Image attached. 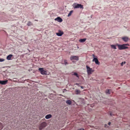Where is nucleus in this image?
I'll list each match as a JSON object with an SVG mask.
<instances>
[{"instance_id":"obj_7","label":"nucleus","mask_w":130,"mask_h":130,"mask_svg":"<svg viewBox=\"0 0 130 130\" xmlns=\"http://www.w3.org/2000/svg\"><path fill=\"white\" fill-rule=\"evenodd\" d=\"M63 34V32L59 30L58 32L56 33V34L58 37L61 36Z\"/></svg>"},{"instance_id":"obj_5","label":"nucleus","mask_w":130,"mask_h":130,"mask_svg":"<svg viewBox=\"0 0 130 130\" xmlns=\"http://www.w3.org/2000/svg\"><path fill=\"white\" fill-rule=\"evenodd\" d=\"M70 59L72 61L73 60L78 61L79 60V58L77 56H72L70 57Z\"/></svg>"},{"instance_id":"obj_4","label":"nucleus","mask_w":130,"mask_h":130,"mask_svg":"<svg viewBox=\"0 0 130 130\" xmlns=\"http://www.w3.org/2000/svg\"><path fill=\"white\" fill-rule=\"evenodd\" d=\"M39 70L40 71V72L41 74L42 75H46L47 72L43 70V69L42 68H40L39 69Z\"/></svg>"},{"instance_id":"obj_6","label":"nucleus","mask_w":130,"mask_h":130,"mask_svg":"<svg viewBox=\"0 0 130 130\" xmlns=\"http://www.w3.org/2000/svg\"><path fill=\"white\" fill-rule=\"evenodd\" d=\"M92 62H94L95 64L99 65L100 63L99 62L97 58H94L92 60Z\"/></svg>"},{"instance_id":"obj_11","label":"nucleus","mask_w":130,"mask_h":130,"mask_svg":"<svg viewBox=\"0 0 130 130\" xmlns=\"http://www.w3.org/2000/svg\"><path fill=\"white\" fill-rule=\"evenodd\" d=\"M46 123L45 122H43L41 125V126L40 127V129H41L42 128H41V127H44L46 126Z\"/></svg>"},{"instance_id":"obj_17","label":"nucleus","mask_w":130,"mask_h":130,"mask_svg":"<svg viewBox=\"0 0 130 130\" xmlns=\"http://www.w3.org/2000/svg\"><path fill=\"white\" fill-rule=\"evenodd\" d=\"M73 12V10H71V11H70L69 13L68 14V17H69L70 16H71V15L72 13Z\"/></svg>"},{"instance_id":"obj_8","label":"nucleus","mask_w":130,"mask_h":130,"mask_svg":"<svg viewBox=\"0 0 130 130\" xmlns=\"http://www.w3.org/2000/svg\"><path fill=\"white\" fill-rule=\"evenodd\" d=\"M55 21H56L58 22H62V20L59 17H57V18L54 19Z\"/></svg>"},{"instance_id":"obj_23","label":"nucleus","mask_w":130,"mask_h":130,"mask_svg":"<svg viewBox=\"0 0 130 130\" xmlns=\"http://www.w3.org/2000/svg\"><path fill=\"white\" fill-rule=\"evenodd\" d=\"M31 25V23L30 22H28L27 24V25L28 26H30Z\"/></svg>"},{"instance_id":"obj_29","label":"nucleus","mask_w":130,"mask_h":130,"mask_svg":"<svg viewBox=\"0 0 130 130\" xmlns=\"http://www.w3.org/2000/svg\"><path fill=\"white\" fill-rule=\"evenodd\" d=\"M81 88H82V89H83V87H82V86H81Z\"/></svg>"},{"instance_id":"obj_24","label":"nucleus","mask_w":130,"mask_h":130,"mask_svg":"<svg viewBox=\"0 0 130 130\" xmlns=\"http://www.w3.org/2000/svg\"><path fill=\"white\" fill-rule=\"evenodd\" d=\"M64 64L65 65H66L67 64V62L66 60H64Z\"/></svg>"},{"instance_id":"obj_25","label":"nucleus","mask_w":130,"mask_h":130,"mask_svg":"<svg viewBox=\"0 0 130 130\" xmlns=\"http://www.w3.org/2000/svg\"><path fill=\"white\" fill-rule=\"evenodd\" d=\"M125 46H129V44H124Z\"/></svg>"},{"instance_id":"obj_20","label":"nucleus","mask_w":130,"mask_h":130,"mask_svg":"<svg viewBox=\"0 0 130 130\" xmlns=\"http://www.w3.org/2000/svg\"><path fill=\"white\" fill-rule=\"evenodd\" d=\"M106 93L107 94H110V92L109 91V90H107L106 92Z\"/></svg>"},{"instance_id":"obj_14","label":"nucleus","mask_w":130,"mask_h":130,"mask_svg":"<svg viewBox=\"0 0 130 130\" xmlns=\"http://www.w3.org/2000/svg\"><path fill=\"white\" fill-rule=\"evenodd\" d=\"M52 117V115L51 114H48L45 117V118L46 119H48L50 118H51Z\"/></svg>"},{"instance_id":"obj_28","label":"nucleus","mask_w":130,"mask_h":130,"mask_svg":"<svg viewBox=\"0 0 130 130\" xmlns=\"http://www.w3.org/2000/svg\"><path fill=\"white\" fill-rule=\"evenodd\" d=\"M111 122H108V125H110V124H111Z\"/></svg>"},{"instance_id":"obj_9","label":"nucleus","mask_w":130,"mask_h":130,"mask_svg":"<svg viewBox=\"0 0 130 130\" xmlns=\"http://www.w3.org/2000/svg\"><path fill=\"white\" fill-rule=\"evenodd\" d=\"M122 39L125 42H127L129 40V38L127 37H123Z\"/></svg>"},{"instance_id":"obj_2","label":"nucleus","mask_w":130,"mask_h":130,"mask_svg":"<svg viewBox=\"0 0 130 130\" xmlns=\"http://www.w3.org/2000/svg\"><path fill=\"white\" fill-rule=\"evenodd\" d=\"M86 69H87V72L88 75L91 74L92 73L94 72V70H92L88 66H86Z\"/></svg>"},{"instance_id":"obj_26","label":"nucleus","mask_w":130,"mask_h":130,"mask_svg":"<svg viewBox=\"0 0 130 130\" xmlns=\"http://www.w3.org/2000/svg\"><path fill=\"white\" fill-rule=\"evenodd\" d=\"M92 56L93 57V59H94V58H96L95 57V55L94 54H92Z\"/></svg>"},{"instance_id":"obj_27","label":"nucleus","mask_w":130,"mask_h":130,"mask_svg":"<svg viewBox=\"0 0 130 130\" xmlns=\"http://www.w3.org/2000/svg\"><path fill=\"white\" fill-rule=\"evenodd\" d=\"M78 130H84V129L83 128H81L79 129Z\"/></svg>"},{"instance_id":"obj_15","label":"nucleus","mask_w":130,"mask_h":130,"mask_svg":"<svg viewBox=\"0 0 130 130\" xmlns=\"http://www.w3.org/2000/svg\"><path fill=\"white\" fill-rule=\"evenodd\" d=\"M75 92L76 93V94L77 95H78L80 93L81 91L80 90H79L76 89L75 90Z\"/></svg>"},{"instance_id":"obj_3","label":"nucleus","mask_w":130,"mask_h":130,"mask_svg":"<svg viewBox=\"0 0 130 130\" xmlns=\"http://www.w3.org/2000/svg\"><path fill=\"white\" fill-rule=\"evenodd\" d=\"M118 49L120 50L127 49L128 47L125 46L124 44L122 45H118Z\"/></svg>"},{"instance_id":"obj_22","label":"nucleus","mask_w":130,"mask_h":130,"mask_svg":"<svg viewBox=\"0 0 130 130\" xmlns=\"http://www.w3.org/2000/svg\"><path fill=\"white\" fill-rule=\"evenodd\" d=\"M5 60L4 59L2 58L0 59V62H2L4 61Z\"/></svg>"},{"instance_id":"obj_10","label":"nucleus","mask_w":130,"mask_h":130,"mask_svg":"<svg viewBox=\"0 0 130 130\" xmlns=\"http://www.w3.org/2000/svg\"><path fill=\"white\" fill-rule=\"evenodd\" d=\"M8 82V80H7L4 81L0 80V84L1 85H5Z\"/></svg>"},{"instance_id":"obj_1","label":"nucleus","mask_w":130,"mask_h":130,"mask_svg":"<svg viewBox=\"0 0 130 130\" xmlns=\"http://www.w3.org/2000/svg\"><path fill=\"white\" fill-rule=\"evenodd\" d=\"M72 7L74 9H77L80 8L83 9V5L81 4H79L77 3H74L72 5Z\"/></svg>"},{"instance_id":"obj_30","label":"nucleus","mask_w":130,"mask_h":130,"mask_svg":"<svg viewBox=\"0 0 130 130\" xmlns=\"http://www.w3.org/2000/svg\"><path fill=\"white\" fill-rule=\"evenodd\" d=\"M110 115L111 116L112 115V113H110Z\"/></svg>"},{"instance_id":"obj_13","label":"nucleus","mask_w":130,"mask_h":130,"mask_svg":"<svg viewBox=\"0 0 130 130\" xmlns=\"http://www.w3.org/2000/svg\"><path fill=\"white\" fill-rule=\"evenodd\" d=\"M86 38H84L83 39H81L79 40V41L80 42V43H83L86 40Z\"/></svg>"},{"instance_id":"obj_16","label":"nucleus","mask_w":130,"mask_h":130,"mask_svg":"<svg viewBox=\"0 0 130 130\" xmlns=\"http://www.w3.org/2000/svg\"><path fill=\"white\" fill-rule=\"evenodd\" d=\"M66 103L67 104H68L69 105H71L72 103L71 101L70 100H67L66 102Z\"/></svg>"},{"instance_id":"obj_18","label":"nucleus","mask_w":130,"mask_h":130,"mask_svg":"<svg viewBox=\"0 0 130 130\" xmlns=\"http://www.w3.org/2000/svg\"><path fill=\"white\" fill-rule=\"evenodd\" d=\"M111 46L112 48L114 49H117L116 46L115 45H111Z\"/></svg>"},{"instance_id":"obj_21","label":"nucleus","mask_w":130,"mask_h":130,"mask_svg":"<svg viewBox=\"0 0 130 130\" xmlns=\"http://www.w3.org/2000/svg\"><path fill=\"white\" fill-rule=\"evenodd\" d=\"M74 75H76L77 77H78V74L76 73H74Z\"/></svg>"},{"instance_id":"obj_31","label":"nucleus","mask_w":130,"mask_h":130,"mask_svg":"<svg viewBox=\"0 0 130 130\" xmlns=\"http://www.w3.org/2000/svg\"><path fill=\"white\" fill-rule=\"evenodd\" d=\"M75 85H78V84H77V83Z\"/></svg>"},{"instance_id":"obj_19","label":"nucleus","mask_w":130,"mask_h":130,"mask_svg":"<svg viewBox=\"0 0 130 130\" xmlns=\"http://www.w3.org/2000/svg\"><path fill=\"white\" fill-rule=\"evenodd\" d=\"M126 63V62L125 61H124L122 62L121 63V66H123V65L124 64Z\"/></svg>"},{"instance_id":"obj_12","label":"nucleus","mask_w":130,"mask_h":130,"mask_svg":"<svg viewBox=\"0 0 130 130\" xmlns=\"http://www.w3.org/2000/svg\"><path fill=\"white\" fill-rule=\"evenodd\" d=\"M12 55L9 54L7 57V58L8 60H10L11 59V58L12 56Z\"/></svg>"}]
</instances>
